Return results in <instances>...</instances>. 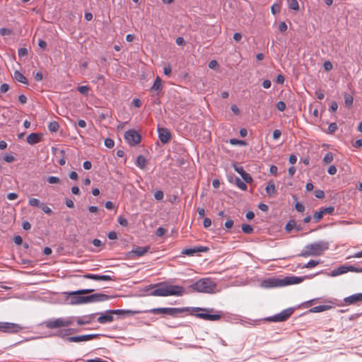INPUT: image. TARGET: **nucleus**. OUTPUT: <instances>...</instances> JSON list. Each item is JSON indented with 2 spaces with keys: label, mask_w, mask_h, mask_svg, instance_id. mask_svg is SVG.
I'll return each mask as SVG.
<instances>
[{
  "label": "nucleus",
  "mask_w": 362,
  "mask_h": 362,
  "mask_svg": "<svg viewBox=\"0 0 362 362\" xmlns=\"http://www.w3.org/2000/svg\"><path fill=\"white\" fill-rule=\"evenodd\" d=\"M185 311L189 315L208 321H218L221 319L223 313L221 311H216L213 308H203L198 307H186Z\"/></svg>",
  "instance_id": "obj_1"
},
{
  "label": "nucleus",
  "mask_w": 362,
  "mask_h": 362,
  "mask_svg": "<svg viewBox=\"0 0 362 362\" xmlns=\"http://www.w3.org/2000/svg\"><path fill=\"white\" fill-rule=\"evenodd\" d=\"M155 289L151 293L153 296H182L185 293V288L177 285H170L166 283H161L154 285Z\"/></svg>",
  "instance_id": "obj_2"
},
{
  "label": "nucleus",
  "mask_w": 362,
  "mask_h": 362,
  "mask_svg": "<svg viewBox=\"0 0 362 362\" xmlns=\"http://www.w3.org/2000/svg\"><path fill=\"white\" fill-rule=\"evenodd\" d=\"M329 249V243L326 241H319L307 245L302 252L301 257L320 256L325 251Z\"/></svg>",
  "instance_id": "obj_3"
},
{
  "label": "nucleus",
  "mask_w": 362,
  "mask_h": 362,
  "mask_svg": "<svg viewBox=\"0 0 362 362\" xmlns=\"http://www.w3.org/2000/svg\"><path fill=\"white\" fill-rule=\"evenodd\" d=\"M189 288L199 293H212L215 292L216 284L209 278H202L189 285Z\"/></svg>",
  "instance_id": "obj_4"
},
{
  "label": "nucleus",
  "mask_w": 362,
  "mask_h": 362,
  "mask_svg": "<svg viewBox=\"0 0 362 362\" xmlns=\"http://www.w3.org/2000/svg\"><path fill=\"white\" fill-rule=\"evenodd\" d=\"M74 322L73 317L50 319L43 322L45 327L51 329L69 327Z\"/></svg>",
  "instance_id": "obj_5"
},
{
  "label": "nucleus",
  "mask_w": 362,
  "mask_h": 362,
  "mask_svg": "<svg viewBox=\"0 0 362 362\" xmlns=\"http://www.w3.org/2000/svg\"><path fill=\"white\" fill-rule=\"evenodd\" d=\"M302 281V279L297 276L286 277L283 279H269L264 281L266 287L282 286L290 284H296Z\"/></svg>",
  "instance_id": "obj_6"
},
{
  "label": "nucleus",
  "mask_w": 362,
  "mask_h": 362,
  "mask_svg": "<svg viewBox=\"0 0 362 362\" xmlns=\"http://www.w3.org/2000/svg\"><path fill=\"white\" fill-rule=\"evenodd\" d=\"M93 289H81L76 291L68 293L69 296H72L71 303L72 305H78L89 303V298L88 296H81V294H88L93 291Z\"/></svg>",
  "instance_id": "obj_7"
},
{
  "label": "nucleus",
  "mask_w": 362,
  "mask_h": 362,
  "mask_svg": "<svg viewBox=\"0 0 362 362\" xmlns=\"http://www.w3.org/2000/svg\"><path fill=\"white\" fill-rule=\"evenodd\" d=\"M149 313L154 314V315H158V314H163V315H168L171 316H175V315L178 313H181L185 312L184 308H153L148 311Z\"/></svg>",
  "instance_id": "obj_8"
},
{
  "label": "nucleus",
  "mask_w": 362,
  "mask_h": 362,
  "mask_svg": "<svg viewBox=\"0 0 362 362\" xmlns=\"http://www.w3.org/2000/svg\"><path fill=\"white\" fill-rule=\"evenodd\" d=\"M23 329V327L17 323L0 322V332L16 334Z\"/></svg>",
  "instance_id": "obj_9"
},
{
  "label": "nucleus",
  "mask_w": 362,
  "mask_h": 362,
  "mask_svg": "<svg viewBox=\"0 0 362 362\" xmlns=\"http://www.w3.org/2000/svg\"><path fill=\"white\" fill-rule=\"evenodd\" d=\"M124 139L131 146L137 145L141 141V136L134 129L126 132L124 134Z\"/></svg>",
  "instance_id": "obj_10"
},
{
  "label": "nucleus",
  "mask_w": 362,
  "mask_h": 362,
  "mask_svg": "<svg viewBox=\"0 0 362 362\" xmlns=\"http://www.w3.org/2000/svg\"><path fill=\"white\" fill-rule=\"evenodd\" d=\"M150 250V246H146V247H134L133 249L129 251L127 254V258L129 259H134L137 257H141L144 256L145 254H146Z\"/></svg>",
  "instance_id": "obj_11"
},
{
  "label": "nucleus",
  "mask_w": 362,
  "mask_h": 362,
  "mask_svg": "<svg viewBox=\"0 0 362 362\" xmlns=\"http://www.w3.org/2000/svg\"><path fill=\"white\" fill-rule=\"evenodd\" d=\"M293 313V308H288L284 310L279 314H276L272 317L268 318L269 321L272 322H284Z\"/></svg>",
  "instance_id": "obj_12"
},
{
  "label": "nucleus",
  "mask_w": 362,
  "mask_h": 362,
  "mask_svg": "<svg viewBox=\"0 0 362 362\" xmlns=\"http://www.w3.org/2000/svg\"><path fill=\"white\" fill-rule=\"evenodd\" d=\"M348 272H362V268H357L352 265L341 266L332 272V276L343 274Z\"/></svg>",
  "instance_id": "obj_13"
},
{
  "label": "nucleus",
  "mask_w": 362,
  "mask_h": 362,
  "mask_svg": "<svg viewBox=\"0 0 362 362\" xmlns=\"http://www.w3.org/2000/svg\"><path fill=\"white\" fill-rule=\"evenodd\" d=\"M121 310H109L108 312L105 313V314L101 315L98 318V322L100 324H105L108 322H111L113 321V316L112 314L114 313H118Z\"/></svg>",
  "instance_id": "obj_14"
},
{
  "label": "nucleus",
  "mask_w": 362,
  "mask_h": 362,
  "mask_svg": "<svg viewBox=\"0 0 362 362\" xmlns=\"http://www.w3.org/2000/svg\"><path fill=\"white\" fill-rule=\"evenodd\" d=\"M98 336V334H86L77 337H69L66 339L69 342H81L93 339L96 338Z\"/></svg>",
  "instance_id": "obj_15"
},
{
  "label": "nucleus",
  "mask_w": 362,
  "mask_h": 362,
  "mask_svg": "<svg viewBox=\"0 0 362 362\" xmlns=\"http://www.w3.org/2000/svg\"><path fill=\"white\" fill-rule=\"evenodd\" d=\"M208 247L204 246H195L193 248H185L182 250V254L192 256L197 252H204L208 251Z\"/></svg>",
  "instance_id": "obj_16"
},
{
  "label": "nucleus",
  "mask_w": 362,
  "mask_h": 362,
  "mask_svg": "<svg viewBox=\"0 0 362 362\" xmlns=\"http://www.w3.org/2000/svg\"><path fill=\"white\" fill-rule=\"evenodd\" d=\"M158 136L163 144L168 143L171 139V133L166 128H158Z\"/></svg>",
  "instance_id": "obj_17"
},
{
  "label": "nucleus",
  "mask_w": 362,
  "mask_h": 362,
  "mask_svg": "<svg viewBox=\"0 0 362 362\" xmlns=\"http://www.w3.org/2000/svg\"><path fill=\"white\" fill-rule=\"evenodd\" d=\"M85 279H92L95 281H111L112 278L110 275H98L93 274H86L83 275Z\"/></svg>",
  "instance_id": "obj_18"
},
{
  "label": "nucleus",
  "mask_w": 362,
  "mask_h": 362,
  "mask_svg": "<svg viewBox=\"0 0 362 362\" xmlns=\"http://www.w3.org/2000/svg\"><path fill=\"white\" fill-rule=\"evenodd\" d=\"M344 300L346 305H351L362 301V293L353 294L345 298Z\"/></svg>",
  "instance_id": "obj_19"
},
{
  "label": "nucleus",
  "mask_w": 362,
  "mask_h": 362,
  "mask_svg": "<svg viewBox=\"0 0 362 362\" xmlns=\"http://www.w3.org/2000/svg\"><path fill=\"white\" fill-rule=\"evenodd\" d=\"M42 139V134L38 133H31L27 137V142L30 145L36 144L40 142Z\"/></svg>",
  "instance_id": "obj_20"
},
{
  "label": "nucleus",
  "mask_w": 362,
  "mask_h": 362,
  "mask_svg": "<svg viewBox=\"0 0 362 362\" xmlns=\"http://www.w3.org/2000/svg\"><path fill=\"white\" fill-rule=\"evenodd\" d=\"M89 302H97V301H105L110 298V297L103 293H95L90 296H88Z\"/></svg>",
  "instance_id": "obj_21"
},
{
  "label": "nucleus",
  "mask_w": 362,
  "mask_h": 362,
  "mask_svg": "<svg viewBox=\"0 0 362 362\" xmlns=\"http://www.w3.org/2000/svg\"><path fill=\"white\" fill-rule=\"evenodd\" d=\"M265 191L269 197L274 196V194L276 192V186L273 181H269L267 183V185L265 187Z\"/></svg>",
  "instance_id": "obj_22"
},
{
  "label": "nucleus",
  "mask_w": 362,
  "mask_h": 362,
  "mask_svg": "<svg viewBox=\"0 0 362 362\" xmlns=\"http://www.w3.org/2000/svg\"><path fill=\"white\" fill-rule=\"evenodd\" d=\"M136 164L141 169H145L147 164V160L143 156H139L136 158Z\"/></svg>",
  "instance_id": "obj_23"
},
{
  "label": "nucleus",
  "mask_w": 362,
  "mask_h": 362,
  "mask_svg": "<svg viewBox=\"0 0 362 362\" xmlns=\"http://www.w3.org/2000/svg\"><path fill=\"white\" fill-rule=\"evenodd\" d=\"M14 78L16 81L22 83H24V84H28V81L27 80V78L24 76L23 74H22L20 71H16L14 72Z\"/></svg>",
  "instance_id": "obj_24"
},
{
  "label": "nucleus",
  "mask_w": 362,
  "mask_h": 362,
  "mask_svg": "<svg viewBox=\"0 0 362 362\" xmlns=\"http://www.w3.org/2000/svg\"><path fill=\"white\" fill-rule=\"evenodd\" d=\"M92 319H93L92 315L84 316L81 318H78L76 322L78 325H88L92 322Z\"/></svg>",
  "instance_id": "obj_25"
},
{
  "label": "nucleus",
  "mask_w": 362,
  "mask_h": 362,
  "mask_svg": "<svg viewBox=\"0 0 362 362\" xmlns=\"http://www.w3.org/2000/svg\"><path fill=\"white\" fill-rule=\"evenodd\" d=\"M74 332H75V330L74 329L68 328V329H62V330L58 331L57 336L64 338V337L69 336Z\"/></svg>",
  "instance_id": "obj_26"
},
{
  "label": "nucleus",
  "mask_w": 362,
  "mask_h": 362,
  "mask_svg": "<svg viewBox=\"0 0 362 362\" xmlns=\"http://www.w3.org/2000/svg\"><path fill=\"white\" fill-rule=\"evenodd\" d=\"M330 308V306L329 305H317L315 307H313L310 310V312L311 313H320L325 310H327Z\"/></svg>",
  "instance_id": "obj_27"
},
{
  "label": "nucleus",
  "mask_w": 362,
  "mask_h": 362,
  "mask_svg": "<svg viewBox=\"0 0 362 362\" xmlns=\"http://www.w3.org/2000/svg\"><path fill=\"white\" fill-rule=\"evenodd\" d=\"M162 88L161 79L160 77H157L151 88L152 91L158 90Z\"/></svg>",
  "instance_id": "obj_28"
},
{
  "label": "nucleus",
  "mask_w": 362,
  "mask_h": 362,
  "mask_svg": "<svg viewBox=\"0 0 362 362\" xmlns=\"http://www.w3.org/2000/svg\"><path fill=\"white\" fill-rule=\"evenodd\" d=\"M334 160V155L332 152H328L325 154V157L323 158V163L325 164H329L331 163Z\"/></svg>",
  "instance_id": "obj_29"
},
{
  "label": "nucleus",
  "mask_w": 362,
  "mask_h": 362,
  "mask_svg": "<svg viewBox=\"0 0 362 362\" xmlns=\"http://www.w3.org/2000/svg\"><path fill=\"white\" fill-rule=\"evenodd\" d=\"M59 125L57 122H51L48 125V129L51 132H57L59 129Z\"/></svg>",
  "instance_id": "obj_30"
},
{
  "label": "nucleus",
  "mask_w": 362,
  "mask_h": 362,
  "mask_svg": "<svg viewBox=\"0 0 362 362\" xmlns=\"http://www.w3.org/2000/svg\"><path fill=\"white\" fill-rule=\"evenodd\" d=\"M344 103H345L346 105L348 107L351 106L353 105V102H354L353 97L348 93H344Z\"/></svg>",
  "instance_id": "obj_31"
},
{
  "label": "nucleus",
  "mask_w": 362,
  "mask_h": 362,
  "mask_svg": "<svg viewBox=\"0 0 362 362\" xmlns=\"http://www.w3.org/2000/svg\"><path fill=\"white\" fill-rule=\"evenodd\" d=\"M296 227V221L293 220L289 221L285 227V229L287 232H291L292 229L295 228Z\"/></svg>",
  "instance_id": "obj_32"
},
{
  "label": "nucleus",
  "mask_w": 362,
  "mask_h": 362,
  "mask_svg": "<svg viewBox=\"0 0 362 362\" xmlns=\"http://www.w3.org/2000/svg\"><path fill=\"white\" fill-rule=\"evenodd\" d=\"M323 212L320 209L319 211H317L313 214V220L315 223H317L323 218Z\"/></svg>",
  "instance_id": "obj_33"
},
{
  "label": "nucleus",
  "mask_w": 362,
  "mask_h": 362,
  "mask_svg": "<svg viewBox=\"0 0 362 362\" xmlns=\"http://www.w3.org/2000/svg\"><path fill=\"white\" fill-rule=\"evenodd\" d=\"M242 230L247 234H250L253 231L252 227L249 224H243L241 226Z\"/></svg>",
  "instance_id": "obj_34"
},
{
  "label": "nucleus",
  "mask_w": 362,
  "mask_h": 362,
  "mask_svg": "<svg viewBox=\"0 0 362 362\" xmlns=\"http://www.w3.org/2000/svg\"><path fill=\"white\" fill-rule=\"evenodd\" d=\"M288 7L295 11H298L299 9V4L297 0H291L288 3Z\"/></svg>",
  "instance_id": "obj_35"
},
{
  "label": "nucleus",
  "mask_w": 362,
  "mask_h": 362,
  "mask_svg": "<svg viewBox=\"0 0 362 362\" xmlns=\"http://www.w3.org/2000/svg\"><path fill=\"white\" fill-rule=\"evenodd\" d=\"M235 184L242 190H246L247 188L246 184L238 177L235 180Z\"/></svg>",
  "instance_id": "obj_36"
},
{
  "label": "nucleus",
  "mask_w": 362,
  "mask_h": 362,
  "mask_svg": "<svg viewBox=\"0 0 362 362\" xmlns=\"http://www.w3.org/2000/svg\"><path fill=\"white\" fill-rule=\"evenodd\" d=\"M28 204L30 206H40L42 205V204H40V200L36 198L29 199Z\"/></svg>",
  "instance_id": "obj_37"
},
{
  "label": "nucleus",
  "mask_w": 362,
  "mask_h": 362,
  "mask_svg": "<svg viewBox=\"0 0 362 362\" xmlns=\"http://www.w3.org/2000/svg\"><path fill=\"white\" fill-rule=\"evenodd\" d=\"M320 264L318 260H310L303 267L305 268H313Z\"/></svg>",
  "instance_id": "obj_38"
},
{
  "label": "nucleus",
  "mask_w": 362,
  "mask_h": 362,
  "mask_svg": "<svg viewBox=\"0 0 362 362\" xmlns=\"http://www.w3.org/2000/svg\"><path fill=\"white\" fill-rule=\"evenodd\" d=\"M230 144L232 145H240V146H245L246 145V142L243 140H238L236 139H230Z\"/></svg>",
  "instance_id": "obj_39"
},
{
  "label": "nucleus",
  "mask_w": 362,
  "mask_h": 362,
  "mask_svg": "<svg viewBox=\"0 0 362 362\" xmlns=\"http://www.w3.org/2000/svg\"><path fill=\"white\" fill-rule=\"evenodd\" d=\"M281 9V4H274L271 7L272 13L275 15L276 13H279Z\"/></svg>",
  "instance_id": "obj_40"
},
{
  "label": "nucleus",
  "mask_w": 362,
  "mask_h": 362,
  "mask_svg": "<svg viewBox=\"0 0 362 362\" xmlns=\"http://www.w3.org/2000/svg\"><path fill=\"white\" fill-rule=\"evenodd\" d=\"M90 88L88 86H81L78 88V90L83 95H87Z\"/></svg>",
  "instance_id": "obj_41"
},
{
  "label": "nucleus",
  "mask_w": 362,
  "mask_h": 362,
  "mask_svg": "<svg viewBox=\"0 0 362 362\" xmlns=\"http://www.w3.org/2000/svg\"><path fill=\"white\" fill-rule=\"evenodd\" d=\"M13 33L12 30L5 28H0V35L2 36L10 35Z\"/></svg>",
  "instance_id": "obj_42"
},
{
  "label": "nucleus",
  "mask_w": 362,
  "mask_h": 362,
  "mask_svg": "<svg viewBox=\"0 0 362 362\" xmlns=\"http://www.w3.org/2000/svg\"><path fill=\"white\" fill-rule=\"evenodd\" d=\"M241 177L244 180V181L247 183H251L252 182V178L251 175L246 172L245 173H243V175H242Z\"/></svg>",
  "instance_id": "obj_43"
},
{
  "label": "nucleus",
  "mask_w": 362,
  "mask_h": 362,
  "mask_svg": "<svg viewBox=\"0 0 362 362\" xmlns=\"http://www.w3.org/2000/svg\"><path fill=\"white\" fill-rule=\"evenodd\" d=\"M47 182L49 184H57V183L60 182V179L59 177H55V176H49L47 178Z\"/></svg>",
  "instance_id": "obj_44"
},
{
  "label": "nucleus",
  "mask_w": 362,
  "mask_h": 362,
  "mask_svg": "<svg viewBox=\"0 0 362 362\" xmlns=\"http://www.w3.org/2000/svg\"><path fill=\"white\" fill-rule=\"evenodd\" d=\"M117 221H118V223L124 226V227H126L128 226V221L127 218H125L123 216H119L118 218H117Z\"/></svg>",
  "instance_id": "obj_45"
},
{
  "label": "nucleus",
  "mask_w": 362,
  "mask_h": 362,
  "mask_svg": "<svg viewBox=\"0 0 362 362\" xmlns=\"http://www.w3.org/2000/svg\"><path fill=\"white\" fill-rule=\"evenodd\" d=\"M322 211L323 212V214H331L334 211V206H329L326 208L321 209Z\"/></svg>",
  "instance_id": "obj_46"
},
{
  "label": "nucleus",
  "mask_w": 362,
  "mask_h": 362,
  "mask_svg": "<svg viewBox=\"0 0 362 362\" xmlns=\"http://www.w3.org/2000/svg\"><path fill=\"white\" fill-rule=\"evenodd\" d=\"M164 194L161 190H157L154 193V197L157 200H162L163 199Z\"/></svg>",
  "instance_id": "obj_47"
},
{
  "label": "nucleus",
  "mask_w": 362,
  "mask_h": 362,
  "mask_svg": "<svg viewBox=\"0 0 362 362\" xmlns=\"http://www.w3.org/2000/svg\"><path fill=\"white\" fill-rule=\"evenodd\" d=\"M286 104L283 101H279L277 103H276V108L281 111V112H283L286 109Z\"/></svg>",
  "instance_id": "obj_48"
},
{
  "label": "nucleus",
  "mask_w": 362,
  "mask_h": 362,
  "mask_svg": "<svg viewBox=\"0 0 362 362\" xmlns=\"http://www.w3.org/2000/svg\"><path fill=\"white\" fill-rule=\"evenodd\" d=\"M105 145L106 147H107L109 148H112L114 146L115 142L111 139H106L105 140Z\"/></svg>",
  "instance_id": "obj_49"
},
{
  "label": "nucleus",
  "mask_w": 362,
  "mask_h": 362,
  "mask_svg": "<svg viewBox=\"0 0 362 362\" xmlns=\"http://www.w3.org/2000/svg\"><path fill=\"white\" fill-rule=\"evenodd\" d=\"M337 129V125L335 122H332L331 124H329V127H328V131L329 133H333Z\"/></svg>",
  "instance_id": "obj_50"
},
{
  "label": "nucleus",
  "mask_w": 362,
  "mask_h": 362,
  "mask_svg": "<svg viewBox=\"0 0 362 362\" xmlns=\"http://www.w3.org/2000/svg\"><path fill=\"white\" fill-rule=\"evenodd\" d=\"M40 207H41L42 210L45 214H51L52 213V209H51L49 206H46V205H45V204H42V205L40 206Z\"/></svg>",
  "instance_id": "obj_51"
},
{
  "label": "nucleus",
  "mask_w": 362,
  "mask_h": 362,
  "mask_svg": "<svg viewBox=\"0 0 362 362\" xmlns=\"http://www.w3.org/2000/svg\"><path fill=\"white\" fill-rule=\"evenodd\" d=\"M28 49L25 47L21 48L18 49V56L20 57L26 56L28 54Z\"/></svg>",
  "instance_id": "obj_52"
},
{
  "label": "nucleus",
  "mask_w": 362,
  "mask_h": 362,
  "mask_svg": "<svg viewBox=\"0 0 362 362\" xmlns=\"http://www.w3.org/2000/svg\"><path fill=\"white\" fill-rule=\"evenodd\" d=\"M328 173L329 175H335L337 172V168L334 166V165H330L328 168V170H327Z\"/></svg>",
  "instance_id": "obj_53"
},
{
  "label": "nucleus",
  "mask_w": 362,
  "mask_h": 362,
  "mask_svg": "<svg viewBox=\"0 0 362 362\" xmlns=\"http://www.w3.org/2000/svg\"><path fill=\"white\" fill-rule=\"evenodd\" d=\"M315 195L317 198L322 199L325 197V192L322 190L317 189L315 192Z\"/></svg>",
  "instance_id": "obj_54"
},
{
  "label": "nucleus",
  "mask_w": 362,
  "mask_h": 362,
  "mask_svg": "<svg viewBox=\"0 0 362 362\" xmlns=\"http://www.w3.org/2000/svg\"><path fill=\"white\" fill-rule=\"evenodd\" d=\"M166 233V230L163 227H159L156 230V235L159 237L163 236Z\"/></svg>",
  "instance_id": "obj_55"
},
{
  "label": "nucleus",
  "mask_w": 362,
  "mask_h": 362,
  "mask_svg": "<svg viewBox=\"0 0 362 362\" xmlns=\"http://www.w3.org/2000/svg\"><path fill=\"white\" fill-rule=\"evenodd\" d=\"M295 208L299 212H303L305 210L304 206L301 203H299V202H297L296 204Z\"/></svg>",
  "instance_id": "obj_56"
},
{
  "label": "nucleus",
  "mask_w": 362,
  "mask_h": 362,
  "mask_svg": "<svg viewBox=\"0 0 362 362\" xmlns=\"http://www.w3.org/2000/svg\"><path fill=\"white\" fill-rule=\"evenodd\" d=\"M9 90V86L7 83H3L0 86V90L1 93H4Z\"/></svg>",
  "instance_id": "obj_57"
},
{
  "label": "nucleus",
  "mask_w": 362,
  "mask_h": 362,
  "mask_svg": "<svg viewBox=\"0 0 362 362\" xmlns=\"http://www.w3.org/2000/svg\"><path fill=\"white\" fill-rule=\"evenodd\" d=\"M211 225V221L209 218H205L203 221V226L204 228H209Z\"/></svg>",
  "instance_id": "obj_58"
},
{
  "label": "nucleus",
  "mask_w": 362,
  "mask_h": 362,
  "mask_svg": "<svg viewBox=\"0 0 362 362\" xmlns=\"http://www.w3.org/2000/svg\"><path fill=\"white\" fill-rule=\"evenodd\" d=\"M18 197V194L14 193V192L8 193V194H7V198H8V199H9V200H15V199H16Z\"/></svg>",
  "instance_id": "obj_59"
},
{
  "label": "nucleus",
  "mask_w": 362,
  "mask_h": 362,
  "mask_svg": "<svg viewBox=\"0 0 362 362\" xmlns=\"http://www.w3.org/2000/svg\"><path fill=\"white\" fill-rule=\"evenodd\" d=\"M332 64L329 61H326L324 63V68L326 71H329L332 69Z\"/></svg>",
  "instance_id": "obj_60"
},
{
  "label": "nucleus",
  "mask_w": 362,
  "mask_h": 362,
  "mask_svg": "<svg viewBox=\"0 0 362 362\" xmlns=\"http://www.w3.org/2000/svg\"><path fill=\"white\" fill-rule=\"evenodd\" d=\"M13 242L16 244V245H21L22 243H23V239L21 236L19 235H16L13 238Z\"/></svg>",
  "instance_id": "obj_61"
},
{
  "label": "nucleus",
  "mask_w": 362,
  "mask_h": 362,
  "mask_svg": "<svg viewBox=\"0 0 362 362\" xmlns=\"http://www.w3.org/2000/svg\"><path fill=\"white\" fill-rule=\"evenodd\" d=\"M281 135V132L279 129H275L273 132V139H278Z\"/></svg>",
  "instance_id": "obj_62"
},
{
  "label": "nucleus",
  "mask_w": 362,
  "mask_h": 362,
  "mask_svg": "<svg viewBox=\"0 0 362 362\" xmlns=\"http://www.w3.org/2000/svg\"><path fill=\"white\" fill-rule=\"evenodd\" d=\"M279 29L281 32H285L287 30V25L284 22H281L279 25Z\"/></svg>",
  "instance_id": "obj_63"
},
{
  "label": "nucleus",
  "mask_w": 362,
  "mask_h": 362,
  "mask_svg": "<svg viewBox=\"0 0 362 362\" xmlns=\"http://www.w3.org/2000/svg\"><path fill=\"white\" fill-rule=\"evenodd\" d=\"M86 362H107L106 361H104L100 358H95L93 359H88L86 361Z\"/></svg>",
  "instance_id": "obj_64"
}]
</instances>
